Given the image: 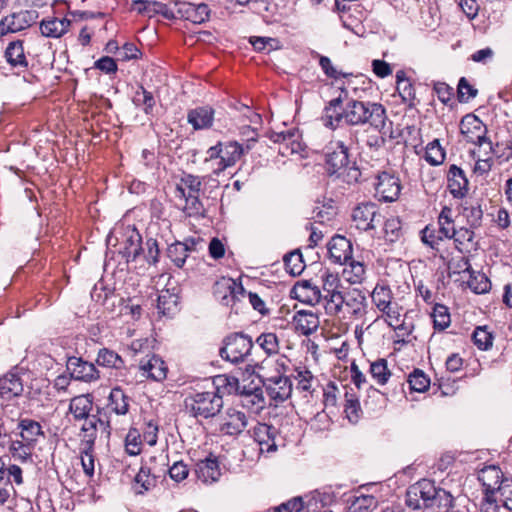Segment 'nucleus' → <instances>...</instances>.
<instances>
[{
	"mask_svg": "<svg viewBox=\"0 0 512 512\" xmlns=\"http://www.w3.org/2000/svg\"><path fill=\"white\" fill-rule=\"evenodd\" d=\"M323 120L326 126L369 124L372 128H384L387 116L379 103L351 101L342 108V99L338 97L325 108Z\"/></svg>",
	"mask_w": 512,
	"mask_h": 512,
	"instance_id": "f257e3e1",
	"label": "nucleus"
},
{
	"mask_svg": "<svg viewBox=\"0 0 512 512\" xmlns=\"http://www.w3.org/2000/svg\"><path fill=\"white\" fill-rule=\"evenodd\" d=\"M186 410L197 419H210L217 416L223 408V397L217 388L206 391H194L184 400Z\"/></svg>",
	"mask_w": 512,
	"mask_h": 512,
	"instance_id": "f03ea898",
	"label": "nucleus"
},
{
	"mask_svg": "<svg viewBox=\"0 0 512 512\" xmlns=\"http://www.w3.org/2000/svg\"><path fill=\"white\" fill-rule=\"evenodd\" d=\"M254 346L252 338L243 332H234L223 339L219 355L232 364L244 362Z\"/></svg>",
	"mask_w": 512,
	"mask_h": 512,
	"instance_id": "7ed1b4c3",
	"label": "nucleus"
},
{
	"mask_svg": "<svg viewBox=\"0 0 512 512\" xmlns=\"http://www.w3.org/2000/svg\"><path fill=\"white\" fill-rule=\"evenodd\" d=\"M213 295L222 305L233 308L237 302L246 297V291L234 279L221 277L213 285Z\"/></svg>",
	"mask_w": 512,
	"mask_h": 512,
	"instance_id": "20e7f679",
	"label": "nucleus"
},
{
	"mask_svg": "<svg viewBox=\"0 0 512 512\" xmlns=\"http://www.w3.org/2000/svg\"><path fill=\"white\" fill-rule=\"evenodd\" d=\"M382 221L383 217L374 203H361L352 212V222L360 231L373 230Z\"/></svg>",
	"mask_w": 512,
	"mask_h": 512,
	"instance_id": "39448f33",
	"label": "nucleus"
},
{
	"mask_svg": "<svg viewBox=\"0 0 512 512\" xmlns=\"http://www.w3.org/2000/svg\"><path fill=\"white\" fill-rule=\"evenodd\" d=\"M248 418L243 411L236 408H227L218 417V431L223 435L238 436L247 427Z\"/></svg>",
	"mask_w": 512,
	"mask_h": 512,
	"instance_id": "423d86ee",
	"label": "nucleus"
},
{
	"mask_svg": "<svg viewBox=\"0 0 512 512\" xmlns=\"http://www.w3.org/2000/svg\"><path fill=\"white\" fill-rule=\"evenodd\" d=\"M201 184L198 176L185 174L176 186V196L185 199L186 207L195 212H199L201 208V203L198 199Z\"/></svg>",
	"mask_w": 512,
	"mask_h": 512,
	"instance_id": "0eeeda50",
	"label": "nucleus"
},
{
	"mask_svg": "<svg viewBox=\"0 0 512 512\" xmlns=\"http://www.w3.org/2000/svg\"><path fill=\"white\" fill-rule=\"evenodd\" d=\"M38 13L35 10H21L13 12L0 21V35L16 33L29 28L35 23Z\"/></svg>",
	"mask_w": 512,
	"mask_h": 512,
	"instance_id": "6e6552de",
	"label": "nucleus"
},
{
	"mask_svg": "<svg viewBox=\"0 0 512 512\" xmlns=\"http://www.w3.org/2000/svg\"><path fill=\"white\" fill-rule=\"evenodd\" d=\"M435 488V483L428 479H422L411 485L406 492L407 506L413 509L427 508Z\"/></svg>",
	"mask_w": 512,
	"mask_h": 512,
	"instance_id": "1a4fd4ad",
	"label": "nucleus"
},
{
	"mask_svg": "<svg viewBox=\"0 0 512 512\" xmlns=\"http://www.w3.org/2000/svg\"><path fill=\"white\" fill-rule=\"evenodd\" d=\"M349 163L347 148L341 142L330 143L325 148V166L329 175L340 174Z\"/></svg>",
	"mask_w": 512,
	"mask_h": 512,
	"instance_id": "9d476101",
	"label": "nucleus"
},
{
	"mask_svg": "<svg viewBox=\"0 0 512 512\" xmlns=\"http://www.w3.org/2000/svg\"><path fill=\"white\" fill-rule=\"evenodd\" d=\"M263 386L269 397L275 402L287 400L292 393V382L288 376H267L263 380Z\"/></svg>",
	"mask_w": 512,
	"mask_h": 512,
	"instance_id": "9b49d317",
	"label": "nucleus"
},
{
	"mask_svg": "<svg viewBox=\"0 0 512 512\" xmlns=\"http://www.w3.org/2000/svg\"><path fill=\"white\" fill-rule=\"evenodd\" d=\"M375 191L379 200L384 202H393L397 200L400 195V180L390 173L382 172L377 176Z\"/></svg>",
	"mask_w": 512,
	"mask_h": 512,
	"instance_id": "f8f14e48",
	"label": "nucleus"
},
{
	"mask_svg": "<svg viewBox=\"0 0 512 512\" xmlns=\"http://www.w3.org/2000/svg\"><path fill=\"white\" fill-rule=\"evenodd\" d=\"M174 7L176 18H184L195 24L205 22L210 16V9L205 3L193 4L190 2L175 1Z\"/></svg>",
	"mask_w": 512,
	"mask_h": 512,
	"instance_id": "ddd939ff",
	"label": "nucleus"
},
{
	"mask_svg": "<svg viewBox=\"0 0 512 512\" xmlns=\"http://www.w3.org/2000/svg\"><path fill=\"white\" fill-rule=\"evenodd\" d=\"M66 367L71 377L77 381L93 382L100 378L95 365L79 357H69Z\"/></svg>",
	"mask_w": 512,
	"mask_h": 512,
	"instance_id": "4468645a",
	"label": "nucleus"
},
{
	"mask_svg": "<svg viewBox=\"0 0 512 512\" xmlns=\"http://www.w3.org/2000/svg\"><path fill=\"white\" fill-rule=\"evenodd\" d=\"M264 134L262 137L268 138L273 143H279L285 145V150H290L291 154H299L306 148L305 144L302 143L298 135L299 130H287L276 132L275 130H263Z\"/></svg>",
	"mask_w": 512,
	"mask_h": 512,
	"instance_id": "2eb2a0df",
	"label": "nucleus"
},
{
	"mask_svg": "<svg viewBox=\"0 0 512 512\" xmlns=\"http://www.w3.org/2000/svg\"><path fill=\"white\" fill-rule=\"evenodd\" d=\"M243 152L242 145L236 141L221 142V160L217 161L216 167H213V173L218 175L228 167L234 166L240 160Z\"/></svg>",
	"mask_w": 512,
	"mask_h": 512,
	"instance_id": "dca6fc26",
	"label": "nucleus"
},
{
	"mask_svg": "<svg viewBox=\"0 0 512 512\" xmlns=\"http://www.w3.org/2000/svg\"><path fill=\"white\" fill-rule=\"evenodd\" d=\"M327 248L334 263L345 264L352 258V244L344 236H333L328 242Z\"/></svg>",
	"mask_w": 512,
	"mask_h": 512,
	"instance_id": "f3484780",
	"label": "nucleus"
},
{
	"mask_svg": "<svg viewBox=\"0 0 512 512\" xmlns=\"http://www.w3.org/2000/svg\"><path fill=\"white\" fill-rule=\"evenodd\" d=\"M195 471L198 479L205 484L218 481L221 475L218 459L213 454H209L205 459L199 460Z\"/></svg>",
	"mask_w": 512,
	"mask_h": 512,
	"instance_id": "a211bd4d",
	"label": "nucleus"
},
{
	"mask_svg": "<svg viewBox=\"0 0 512 512\" xmlns=\"http://www.w3.org/2000/svg\"><path fill=\"white\" fill-rule=\"evenodd\" d=\"M132 9L137 11L139 14L147 15L152 17L155 14H161L167 19L176 18L174 10H172L167 4L153 0H135L132 3Z\"/></svg>",
	"mask_w": 512,
	"mask_h": 512,
	"instance_id": "6ab92c4d",
	"label": "nucleus"
},
{
	"mask_svg": "<svg viewBox=\"0 0 512 512\" xmlns=\"http://www.w3.org/2000/svg\"><path fill=\"white\" fill-rule=\"evenodd\" d=\"M276 429L265 423H258L253 429L254 440L259 444L261 453L274 452L277 449L276 442Z\"/></svg>",
	"mask_w": 512,
	"mask_h": 512,
	"instance_id": "aec40b11",
	"label": "nucleus"
},
{
	"mask_svg": "<svg viewBox=\"0 0 512 512\" xmlns=\"http://www.w3.org/2000/svg\"><path fill=\"white\" fill-rule=\"evenodd\" d=\"M292 324L296 332L309 336L318 329L320 321L317 314L312 311L300 310L294 314Z\"/></svg>",
	"mask_w": 512,
	"mask_h": 512,
	"instance_id": "412c9836",
	"label": "nucleus"
},
{
	"mask_svg": "<svg viewBox=\"0 0 512 512\" xmlns=\"http://www.w3.org/2000/svg\"><path fill=\"white\" fill-rule=\"evenodd\" d=\"M292 292L296 299L310 305H316L322 301L321 289L309 280L297 283Z\"/></svg>",
	"mask_w": 512,
	"mask_h": 512,
	"instance_id": "4be33fe9",
	"label": "nucleus"
},
{
	"mask_svg": "<svg viewBox=\"0 0 512 512\" xmlns=\"http://www.w3.org/2000/svg\"><path fill=\"white\" fill-rule=\"evenodd\" d=\"M139 369L143 376L154 381H162L167 376V366L157 355H152L148 360L141 361Z\"/></svg>",
	"mask_w": 512,
	"mask_h": 512,
	"instance_id": "5701e85b",
	"label": "nucleus"
},
{
	"mask_svg": "<svg viewBox=\"0 0 512 512\" xmlns=\"http://www.w3.org/2000/svg\"><path fill=\"white\" fill-rule=\"evenodd\" d=\"M448 189L454 198H462L468 191V180L464 171L456 165L449 168Z\"/></svg>",
	"mask_w": 512,
	"mask_h": 512,
	"instance_id": "b1692460",
	"label": "nucleus"
},
{
	"mask_svg": "<svg viewBox=\"0 0 512 512\" xmlns=\"http://www.w3.org/2000/svg\"><path fill=\"white\" fill-rule=\"evenodd\" d=\"M105 426V423L96 416L87 418L81 426L79 438L80 449H94L95 440L97 438V425Z\"/></svg>",
	"mask_w": 512,
	"mask_h": 512,
	"instance_id": "393cba45",
	"label": "nucleus"
},
{
	"mask_svg": "<svg viewBox=\"0 0 512 512\" xmlns=\"http://www.w3.org/2000/svg\"><path fill=\"white\" fill-rule=\"evenodd\" d=\"M344 313L355 317H361L365 313L366 297L358 289L345 292Z\"/></svg>",
	"mask_w": 512,
	"mask_h": 512,
	"instance_id": "a878e982",
	"label": "nucleus"
},
{
	"mask_svg": "<svg viewBox=\"0 0 512 512\" xmlns=\"http://www.w3.org/2000/svg\"><path fill=\"white\" fill-rule=\"evenodd\" d=\"M473 229L474 228L471 227L455 228L454 233L451 234V239H454L456 248L461 253H470L471 251L477 250L478 243L475 241V233Z\"/></svg>",
	"mask_w": 512,
	"mask_h": 512,
	"instance_id": "bb28decb",
	"label": "nucleus"
},
{
	"mask_svg": "<svg viewBox=\"0 0 512 512\" xmlns=\"http://www.w3.org/2000/svg\"><path fill=\"white\" fill-rule=\"evenodd\" d=\"M71 21L67 18H48L40 23V30L43 36L60 38L68 32Z\"/></svg>",
	"mask_w": 512,
	"mask_h": 512,
	"instance_id": "cd10ccee",
	"label": "nucleus"
},
{
	"mask_svg": "<svg viewBox=\"0 0 512 512\" xmlns=\"http://www.w3.org/2000/svg\"><path fill=\"white\" fill-rule=\"evenodd\" d=\"M93 407V398L91 395H78L70 400L69 412L75 420H84L91 418L90 412Z\"/></svg>",
	"mask_w": 512,
	"mask_h": 512,
	"instance_id": "c85d7f7f",
	"label": "nucleus"
},
{
	"mask_svg": "<svg viewBox=\"0 0 512 512\" xmlns=\"http://www.w3.org/2000/svg\"><path fill=\"white\" fill-rule=\"evenodd\" d=\"M141 244L142 237L138 230L128 227L122 251L123 255L127 258V261H135L140 256L143 250Z\"/></svg>",
	"mask_w": 512,
	"mask_h": 512,
	"instance_id": "c756f323",
	"label": "nucleus"
},
{
	"mask_svg": "<svg viewBox=\"0 0 512 512\" xmlns=\"http://www.w3.org/2000/svg\"><path fill=\"white\" fill-rule=\"evenodd\" d=\"M23 384L20 377L14 373H8L0 377V398L10 400L21 395Z\"/></svg>",
	"mask_w": 512,
	"mask_h": 512,
	"instance_id": "7c9ffc66",
	"label": "nucleus"
},
{
	"mask_svg": "<svg viewBox=\"0 0 512 512\" xmlns=\"http://www.w3.org/2000/svg\"><path fill=\"white\" fill-rule=\"evenodd\" d=\"M187 120L193 128H209L213 125L214 110L209 106H202L188 112Z\"/></svg>",
	"mask_w": 512,
	"mask_h": 512,
	"instance_id": "2f4dec72",
	"label": "nucleus"
},
{
	"mask_svg": "<svg viewBox=\"0 0 512 512\" xmlns=\"http://www.w3.org/2000/svg\"><path fill=\"white\" fill-rule=\"evenodd\" d=\"M454 497L445 489L436 487L426 509L435 512H446L454 508Z\"/></svg>",
	"mask_w": 512,
	"mask_h": 512,
	"instance_id": "473e14b6",
	"label": "nucleus"
},
{
	"mask_svg": "<svg viewBox=\"0 0 512 512\" xmlns=\"http://www.w3.org/2000/svg\"><path fill=\"white\" fill-rule=\"evenodd\" d=\"M4 57L13 68L20 67L26 69L28 67L23 42L20 40L9 43L5 50Z\"/></svg>",
	"mask_w": 512,
	"mask_h": 512,
	"instance_id": "72a5a7b5",
	"label": "nucleus"
},
{
	"mask_svg": "<svg viewBox=\"0 0 512 512\" xmlns=\"http://www.w3.org/2000/svg\"><path fill=\"white\" fill-rule=\"evenodd\" d=\"M157 484V477L151 473V469L142 466L134 478L133 489L136 494H144L153 489Z\"/></svg>",
	"mask_w": 512,
	"mask_h": 512,
	"instance_id": "f704fd0d",
	"label": "nucleus"
},
{
	"mask_svg": "<svg viewBox=\"0 0 512 512\" xmlns=\"http://www.w3.org/2000/svg\"><path fill=\"white\" fill-rule=\"evenodd\" d=\"M108 407L117 415H125L129 411V397L120 387L111 390L108 397Z\"/></svg>",
	"mask_w": 512,
	"mask_h": 512,
	"instance_id": "c9c22d12",
	"label": "nucleus"
},
{
	"mask_svg": "<svg viewBox=\"0 0 512 512\" xmlns=\"http://www.w3.org/2000/svg\"><path fill=\"white\" fill-rule=\"evenodd\" d=\"M320 278L322 281V288H320L322 291V298L342 289V283L337 273H333L329 269H324L321 272Z\"/></svg>",
	"mask_w": 512,
	"mask_h": 512,
	"instance_id": "e433bc0d",
	"label": "nucleus"
},
{
	"mask_svg": "<svg viewBox=\"0 0 512 512\" xmlns=\"http://www.w3.org/2000/svg\"><path fill=\"white\" fill-rule=\"evenodd\" d=\"M18 428L21 430L23 441L28 443L36 441L38 436L43 435L40 423L32 419L20 420Z\"/></svg>",
	"mask_w": 512,
	"mask_h": 512,
	"instance_id": "4c0bfd02",
	"label": "nucleus"
},
{
	"mask_svg": "<svg viewBox=\"0 0 512 512\" xmlns=\"http://www.w3.org/2000/svg\"><path fill=\"white\" fill-rule=\"evenodd\" d=\"M96 363L100 366L116 370H121L125 367L123 359L116 352L107 348L99 350Z\"/></svg>",
	"mask_w": 512,
	"mask_h": 512,
	"instance_id": "58836bf2",
	"label": "nucleus"
},
{
	"mask_svg": "<svg viewBox=\"0 0 512 512\" xmlns=\"http://www.w3.org/2000/svg\"><path fill=\"white\" fill-rule=\"evenodd\" d=\"M344 297L345 292L340 290L322 298V300L325 302V311L329 316H339L340 314L344 313Z\"/></svg>",
	"mask_w": 512,
	"mask_h": 512,
	"instance_id": "ea45409f",
	"label": "nucleus"
},
{
	"mask_svg": "<svg viewBox=\"0 0 512 512\" xmlns=\"http://www.w3.org/2000/svg\"><path fill=\"white\" fill-rule=\"evenodd\" d=\"M177 296L171 294L168 290L162 292L157 299L158 313L163 316L173 315L178 306Z\"/></svg>",
	"mask_w": 512,
	"mask_h": 512,
	"instance_id": "a19ab883",
	"label": "nucleus"
},
{
	"mask_svg": "<svg viewBox=\"0 0 512 512\" xmlns=\"http://www.w3.org/2000/svg\"><path fill=\"white\" fill-rule=\"evenodd\" d=\"M397 91L404 102L412 104L415 99V89L411 81L406 77L404 71L400 70L396 73Z\"/></svg>",
	"mask_w": 512,
	"mask_h": 512,
	"instance_id": "79ce46f5",
	"label": "nucleus"
},
{
	"mask_svg": "<svg viewBox=\"0 0 512 512\" xmlns=\"http://www.w3.org/2000/svg\"><path fill=\"white\" fill-rule=\"evenodd\" d=\"M255 343L268 355H276L279 352L280 345L279 339L275 333L265 332L261 333Z\"/></svg>",
	"mask_w": 512,
	"mask_h": 512,
	"instance_id": "37998d69",
	"label": "nucleus"
},
{
	"mask_svg": "<svg viewBox=\"0 0 512 512\" xmlns=\"http://www.w3.org/2000/svg\"><path fill=\"white\" fill-rule=\"evenodd\" d=\"M369 372L372 378L379 385H385L391 376V372L387 366V360L383 358L377 359L376 361L372 362L370 364Z\"/></svg>",
	"mask_w": 512,
	"mask_h": 512,
	"instance_id": "c03bdc74",
	"label": "nucleus"
},
{
	"mask_svg": "<svg viewBox=\"0 0 512 512\" xmlns=\"http://www.w3.org/2000/svg\"><path fill=\"white\" fill-rule=\"evenodd\" d=\"M469 288L476 294H483L490 290L491 282L484 273L472 270L467 281Z\"/></svg>",
	"mask_w": 512,
	"mask_h": 512,
	"instance_id": "a18cd8bd",
	"label": "nucleus"
},
{
	"mask_svg": "<svg viewBox=\"0 0 512 512\" xmlns=\"http://www.w3.org/2000/svg\"><path fill=\"white\" fill-rule=\"evenodd\" d=\"M349 265L344 269V275L351 284L362 283L365 279L366 268L364 263L355 261L351 258Z\"/></svg>",
	"mask_w": 512,
	"mask_h": 512,
	"instance_id": "49530a36",
	"label": "nucleus"
},
{
	"mask_svg": "<svg viewBox=\"0 0 512 512\" xmlns=\"http://www.w3.org/2000/svg\"><path fill=\"white\" fill-rule=\"evenodd\" d=\"M438 224H439V233L442 236H439V239H442V237L451 239V234L454 233V221L452 219V209L445 206L441 210L439 217H438Z\"/></svg>",
	"mask_w": 512,
	"mask_h": 512,
	"instance_id": "de8ad7c7",
	"label": "nucleus"
},
{
	"mask_svg": "<svg viewBox=\"0 0 512 512\" xmlns=\"http://www.w3.org/2000/svg\"><path fill=\"white\" fill-rule=\"evenodd\" d=\"M284 265L286 271L292 276L300 275L304 268L305 264L302 258V254L299 250L290 252L289 254L284 256Z\"/></svg>",
	"mask_w": 512,
	"mask_h": 512,
	"instance_id": "09e8293b",
	"label": "nucleus"
},
{
	"mask_svg": "<svg viewBox=\"0 0 512 512\" xmlns=\"http://www.w3.org/2000/svg\"><path fill=\"white\" fill-rule=\"evenodd\" d=\"M167 256L175 264V266L182 268L188 257L187 244H182V242L176 241L175 243L169 245L167 249Z\"/></svg>",
	"mask_w": 512,
	"mask_h": 512,
	"instance_id": "8fccbe9b",
	"label": "nucleus"
},
{
	"mask_svg": "<svg viewBox=\"0 0 512 512\" xmlns=\"http://www.w3.org/2000/svg\"><path fill=\"white\" fill-rule=\"evenodd\" d=\"M373 304L376 308L385 307L393 301V293L386 285L377 284L371 293Z\"/></svg>",
	"mask_w": 512,
	"mask_h": 512,
	"instance_id": "3c124183",
	"label": "nucleus"
},
{
	"mask_svg": "<svg viewBox=\"0 0 512 512\" xmlns=\"http://www.w3.org/2000/svg\"><path fill=\"white\" fill-rule=\"evenodd\" d=\"M212 387L217 388L218 393H220V388H224L228 394H233L239 392L240 383L234 376L217 375L213 379Z\"/></svg>",
	"mask_w": 512,
	"mask_h": 512,
	"instance_id": "603ef678",
	"label": "nucleus"
},
{
	"mask_svg": "<svg viewBox=\"0 0 512 512\" xmlns=\"http://www.w3.org/2000/svg\"><path fill=\"white\" fill-rule=\"evenodd\" d=\"M425 159L433 166L440 165L444 162L445 152L437 139H434L427 145L425 151Z\"/></svg>",
	"mask_w": 512,
	"mask_h": 512,
	"instance_id": "864d4df0",
	"label": "nucleus"
},
{
	"mask_svg": "<svg viewBox=\"0 0 512 512\" xmlns=\"http://www.w3.org/2000/svg\"><path fill=\"white\" fill-rule=\"evenodd\" d=\"M500 471L496 467H489L481 471L479 480L483 482L487 491L498 490L500 481Z\"/></svg>",
	"mask_w": 512,
	"mask_h": 512,
	"instance_id": "5fc2aeb1",
	"label": "nucleus"
},
{
	"mask_svg": "<svg viewBox=\"0 0 512 512\" xmlns=\"http://www.w3.org/2000/svg\"><path fill=\"white\" fill-rule=\"evenodd\" d=\"M408 383L411 390L415 392H424L430 386V379L422 370L415 369L409 375Z\"/></svg>",
	"mask_w": 512,
	"mask_h": 512,
	"instance_id": "6e6d98bb",
	"label": "nucleus"
},
{
	"mask_svg": "<svg viewBox=\"0 0 512 512\" xmlns=\"http://www.w3.org/2000/svg\"><path fill=\"white\" fill-rule=\"evenodd\" d=\"M385 239L391 243L397 241L402 235V225L398 217H391L384 223Z\"/></svg>",
	"mask_w": 512,
	"mask_h": 512,
	"instance_id": "4d7b16f0",
	"label": "nucleus"
},
{
	"mask_svg": "<svg viewBox=\"0 0 512 512\" xmlns=\"http://www.w3.org/2000/svg\"><path fill=\"white\" fill-rule=\"evenodd\" d=\"M434 328L437 330H444L450 324V314L447 307L444 305H435L432 313Z\"/></svg>",
	"mask_w": 512,
	"mask_h": 512,
	"instance_id": "13d9d810",
	"label": "nucleus"
},
{
	"mask_svg": "<svg viewBox=\"0 0 512 512\" xmlns=\"http://www.w3.org/2000/svg\"><path fill=\"white\" fill-rule=\"evenodd\" d=\"M378 501L372 495H360L351 505L352 512H369L377 507Z\"/></svg>",
	"mask_w": 512,
	"mask_h": 512,
	"instance_id": "bf43d9fd",
	"label": "nucleus"
},
{
	"mask_svg": "<svg viewBox=\"0 0 512 512\" xmlns=\"http://www.w3.org/2000/svg\"><path fill=\"white\" fill-rule=\"evenodd\" d=\"M474 344L481 350H488L493 343V336L486 327H477L472 335Z\"/></svg>",
	"mask_w": 512,
	"mask_h": 512,
	"instance_id": "052dcab7",
	"label": "nucleus"
},
{
	"mask_svg": "<svg viewBox=\"0 0 512 512\" xmlns=\"http://www.w3.org/2000/svg\"><path fill=\"white\" fill-rule=\"evenodd\" d=\"M463 214L471 228H478L481 226L483 211L479 204L465 206Z\"/></svg>",
	"mask_w": 512,
	"mask_h": 512,
	"instance_id": "680f3d73",
	"label": "nucleus"
},
{
	"mask_svg": "<svg viewBox=\"0 0 512 512\" xmlns=\"http://www.w3.org/2000/svg\"><path fill=\"white\" fill-rule=\"evenodd\" d=\"M378 310L383 313L385 322L389 326L400 322L402 308L396 302L392 301L387 306L378 308Z\"/></svg>",
	"mask_w": 512,
	"mask_h": 512,
	"instance_id": "e2e57ef3",
	"label": "nucleus"
},
{
	"mask_svg": "<svg viewBox=\"0 0 512 512\" xmlns=\"http://www.w3.org/2000/svg\"><path fill=\"white\" fill-rule=\"evenodd\" d=\"M125 447L129 455L135 456L141 452V436L136 429H130L125 438Z\"/></svg>",
	"mask_w": 512,
	"mask_h": 512,
	"instance_id": "0e129e2a",
	"label": "nucleus"
},
{
	"mask_svg": "<svg viewBox=\"0 0 512 512\" xmlns=\"http://www.w3.org/2000/svg\"><path fill=\"white\" fill-rule=\"evenodd\" d=\"M9 451L15 460L26 462L31 458L30 449L22 441H12Z\"/></svg>",
	"mask_w": 512,
	"mask_h": 512,
	"instance_id": "69168bd1",
	"label": "nucleus"
},
{
	"mask_svg": "<svg viewBox=\"0 0 512 512\" xmlns=\"http://www.w3.org/2000/svg\"><path fill=\"white\" fill-rule=\"evenodd\" d=\"M477 93V89L470 85L465 77L459 80L457 95L460 102H468L471 98L476 97Z\"/></svg>",
	"mask_w": 512,
	"mask_h": 512,
	"instance_id": "338daca9",
	"label": "nucleus"
},
{
	"mask_svg": "<svg viewBox=\"0 0 512 512\" xmlns=\"http://www.w3.org/2000/svg\"><path fill=\"white\" fill-rule=\"evenodd\" d=\"M498 491L502 497L504 506L512 512V479L501 480Z\"/></svg>",
	"mask_w": 512,
	"mask_h": 512,
	"instance_id": "774afa93",
	"label": "nucleus"
}]
</instances>
